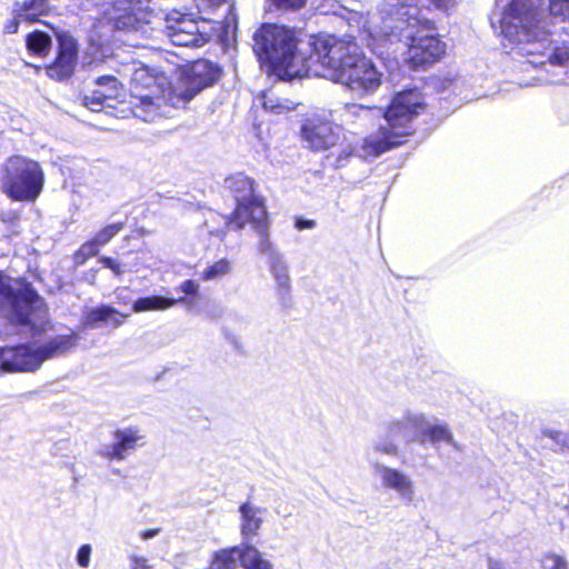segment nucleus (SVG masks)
<instances>
[{
	"instance_id": "obj_44",
	"label": "nucleus",
	"mask_w": 569,
	"mask_h": 569,
	"mask_svg": "<svg viewBox=\"0 0 569 569\" xmlns=\"http://www.w3.org/2000/svg\"><path fill=\"white\" fill-rule=\"evenodd\" d=\"M406 423L402 422V421H395L392 422L390 426H389V431L391 433H399L401 432L403 429H406Z\"/></svg>"
},
{
	"instance_id": "obj_2",
	"label": "nucleus",
	"mask_w": 569,
	"mask_h": 569,
	"mask_svg": "<svg viewBox=\"0 0 569 569\" xmlns=\"http://www.w3.org/2000/svg\"><path fill=\"white\" fill-rule=\"evenodd\" d=\"M308 40L309 53L299 48L295 30L276 23H262L253 33L252 49L269 74L280 80H292L307 76L316 67L315 50Z\"/></svg>"
},
{
	"instance_id": "obj_20",
	"label": "nucleus",
	"mask_w": 569,
	"mask_h": 569,
	"mask_svg": "<svg viewBox=\"0 0 569 569\" xmlns=\"http://www.w3.org/2000/svg\"><path fill=\"white\" fill-rule=\"evenodd\" d=\"M381 477L386 487L397 490L407 498L412 497L413 489L410 479L398 469L385 467L381 470Z\"/></svg>"
},
{
	"instance_id": "obj_42",
	"label": "nucleus",
	"mask_w": 569,
	"mask_h": 569,
	"mask_svg": "<svg viewBox=\"0 0 569 569\" xmlns=\"http://www.w3.org/2000/svg\"><path fill=\"white\" fill-rule=\"evenodd\" d=\"M295 227L299 230L312 229L316 227V221L311 219L298 218L295 222Z\"/></svg>"
},
{
	"instance_id": "obj_49",
	"label": "nucleus",
	"mask_w": 569,
	"mask_h": 569,
	"mask_svg": "<svg viewBox=\"0 0 569 569\" xmlns=\"http://www.w3.org/2000/svg\"><path fill=\"white\" fill-rule=\"evenodd\" d=\"M213 4L216 6H219L221 4L222 2H224V0H210Z\"/></svg>"
},
{
	"instance_id": "obj_21",
	"label": "nucleus",
	"mask_w": 569,
	"mask_h": 569,
	"mask_svg": "<svg viewBox=\"0 0 569 569\" xmlns=\"http://www.w3.org/2000/svg\"><path fill=\"white\" fill-rule=\"evenodd\" d=\"M182 296L180 305L190 311H199L206 305V298L199 291V284L193 280H186L180 284Z\"/></svg>"
},
{
	"instance_id": "obj_13",
	"label": "nucleus",
	"mask_w": 569,
	"mask_h": 569,
	"mask_svg": "<svg viewBox=\"0 0 569 569\" xmlns=\"http://www.w3.org/2000/svg\"><path fill=\"white\" fill-rule=\"evenodd\" d=\"M217 22L193 13L180 12V47L201 48L216 32Z\"/></svg>"
},
{
	"instance_id": "obj_35",
	"label": "nucleus",
	"mask_w": 569,
	"mask_h": 569,
	"mask_svg": "<svg viewBox=\"0 0 569 569\" xmlns=\"http://www.w3.org/2000/svg\"><path fill=\"white\" fill-rule=\"evenodd\" d=\"M92 548L89 543L82 545L77 552V563L81 568H88L90 565Z\"/></svg>"
},
{
	"instance_id": "obj_25",
	"label": "nucleus",
	"mask_w": 569,
	"mask_h": 569,
	"mask_svg": "<svg viewBox=\"0 0 569 569\" xmlns=\"http://www.w3.org/2000/svg\"><path fill=\"white\" fill-rule=\"evenodd\" d=\"M27 48L34 54L46 56L51 48V38L43 31H33L27 36Z\"/></svg>"
},
{
	"instance_id": "obj_46",
	"label": "nucleus",
	"mask_w": 569,
	"mask_h": 569,
	"mask_svg": "<svg viewBox=\"0 0 569 569\" xmlns=\"http://www.w3.org/2000/svg\"><path fill=\"white\" fill-rule=\"evenodd\" d=\"M430 2L438 9H447L451 0H430Z\"/></svg>"
},
{
	"instance_id": "obj_12",
	"label": "nucleus",
	"mask_w": 569,
	"mask_h": 569,
	"mask_svg": "<svg viewBox=\"0 0 569 569\" xmlns=\"http://www.w3.org/2000/svg\"><path fill=\"white\" fill-rule=\"evenodd\" d=\"M300 137L311 151L320 152L338 146L341 132L331 120L313 116L307 118L301 124Z\"/></svg>"
},
{
	"instance_id": "obj_22",
	"label": "nucleus",
	"mask_w": 569,
	"mask_h": 569,
	"mask_svg": "<svg viewBox=\"0 0 569 569\" xmlns=\"http://www.w3.org/2000/svg\"><path fill=\"white\" fill-rule=\"evenodd\" d=\"M177 300L163 296H149L137 299L132 305L133 312L160 311L171 308Z\"/></svg>"
},
{
	"instance_id": "obj_24",
	"label": "nucleus",
	"mask_w": 569,
	"mask_h": 569,
	"mask_svg": "<svg viewBox=\"0 0 569 569\" xmlns=\"http://www.w3.org/2000/svg\"><path fill=\"white\" fill-rule=\"evenodd\" d=\"M240 562L243 569H272L271 563L263 559L253 546H244L240 551Z\"/></svg>"
},
{
	"instance_id": "obj_7",
	"label": "nucleus",
	"mask_w": 569,
	"mask_h": 569,
	"mask_svg": "<svg viewBox=\"0 0 569 569\" xmlns=\"http://www.w3.org/2000/svg\"><path fill=\"white\" fill-rule=\"evenodd\" d=\"M79 337L74 332L56 336L38 348L29 345L0 348V375L8 372H28L37 370L41 363L72 350Z\"/></svg>"
},
{
	"instance_id": "obj_31",
	"label": "nucleus",
	"mask_w": 569,
	"mask_h": 569,
	"mask_svg": "<svg viewBox=\"0 0 569 569\" xmlns=\"http://www.w3.org/2000/svg\"><path fill=\"white\" fill-rule=\"evenodd\" d=\"M100 246L93 240L83 243L80 249L74 253V261L77 264H82L90 257H94L99 251Z\"/></svg>"
},
{
	"instance_id": "obj_1",
	"label": "nucleus",
	"mask_w": 569,
	"mask_h": 569,
	"mask_svg": "<svg viewBox=\"0 0 569 569\" xmlns=\"http://www.w3.org/2000/svg\"><path fill=\"white\" fill-rule=\"evenodd\" d=\"M311 44L316 66L329 69L341 84L362 92H372L380 87L382 74L355 38L316 33Z\"/></svg>"
},
{
	"instance_id": "obj_37",
	"label": "nucleus",
	"mask_w": 569,
	"mask_h": 569,
	"mask_svg": "<svg viewBox=\"0 0 569 569\" xmlns=\"http://www.w3.org/2000/svg\"><path fill=\"white\" fill-rule=\"evenodd\" d=\"M99 260L104 268L110 269L117 277H120L124 272L121 264L110 257H101Z\"/></svg>"
},
{
	"instance_id": "obj_32",
	"label": "nucleus",
	"mask_w": 569,
	"mask_h": 569,
	"mask_svg": "<svg viewBox=\"0 0 569 569\" xmlns=\"http://www.w3.org/2000/svg\"><path fill=\"white\" fill-rule=\"evenodd\" d=\"M96 83L103 88L102 90L111 98H118L120 92V83L113 76H101L98 77Z\"/></svg>"
},
{
	"instance_id": "obj_43",
	"label": "nucleus",
	"mask_w": 569,
	"mask_h": 569,
	"mask_svg": "<svg viewBox=\"0 0 569 569\" xmlns=\"http://www.w3.org/2000/svg\"><path fill=\"white\" fill-rule=\"evenodd\" d=\"M148 560L142 557L132 558V569H149Z\"/></svg>"
},
{
	"instance_id": "obj_45",
	"label": "nucleus",
	"mask_w": 569,
	"mask_h": 569,
	"mask_svg": "<svg viewBox=\"0 0 569 569\" xmlns=\"http://www.w3.org/2000/svg\"><path fill=\"white\" fill-rule=\"evenodd\" d=\"M158 532H159L158 529H150V530L142 531L140 537L143 540H148V539L154 538L158 535Z\"/></svg>"
},
{
	"instance_id": "obj_6",
	"label": "nucleus",
	"mask_w": 569,
	"mask_h": 569,
	"mask_svg": "<svg viewBox=\"0 0 569 569\" xmlns=\"http://www.w3.org/2000/svg\"><path fill=\"white\" fill-rule=\"evenodd\" d=\"M501 32L510 44L518 47L523 54L538 53L522 46L541 43L547 40L548 31L543 21V10L532 0H511L501 19Z\"/></svg>"
},
{
	"instance_id": "obj_33",
	"label": "nucleus",
	"mask_w": 569,
	"mask_h": 569,
	"mask_svg": "<svg viewBox=\"0 0 569 569\" xmlns=\"http://www.w3.org/2000/svg\"><path fill=\"white\" fill-rule=\"evenodd\" d=\"M123 229V223H112L100 230L93 238V240L101 247L107 244L116 234Z\"/></svg>"
},
{
	"instance_id": "obj_39",
	"label": "nucleus",
	"mask_w": 569,
	"mask_h": 569,
	"mask_svg": "<svg viewBox=\"0 0 569 569\" xmlns=\"http://www.w3.org/2000/svg\"><path fill=\"white\" fill-rule=\"evenodd\" d=\"M174 12L168 14L166 18V31L168 37L173 38L178 34L177 23L178 19L173 17Z\"/></svg>"
},
{
	"instance_id": "obj_4",
	"label": "nucleus",
	"mask_w": 569,
	"mask_h": 569,
	"mask_svg": "<svg viewBox=\"0 0 569 569\" xmlns=\"http://www.w3.org/2000/svg\"><path fill=\"white\" fill-rule=\"evenodd\" d=\"M132 112L137 118L153 122L160 118L173 117L178 96L164 76H153L148 69H136L131 83Z\"/></svg>"
},
{
	"instance_id": "obj_14",
	"label": "nucleus",
	"mask_w": 569,
	"mask_h": 569,
	"mask_svg": "<svg viewBox=\"0 0 569 569\" xmlns=\"http://www.w3.org/2000/svg\"><path fill=\"white\" fill-rule=\"evenodd\" d=\"M78 59L76 39L67 32L58 34V54L56 60L47 67V74L54 80L62 81L70 78L74 71Z\"/></svg>"
},
{
	"instance_id": "obj_28",
	"label": "nucleus",
	"mask_w": 569,
	"mask_h": 569,
	"mask_svg": "<svg viewBox=\"0 0 569 569\" xmlns=\"http://www.w3.org/2000/svg\"><path fill=\"white\" fill-rule=\"evenodd\" d=\"M548 10L556 20L569 23V0H549Z\"/></svg>"
},
{
	"instance_id": "obj_40",
	"label": "nucleus",
	"mask_w": 569,
	"mask_h": 569,
	"mask_svg": "<svg viewBox=\"0 0 569 569\" xmlns=\"http://www.w3.org/2000/svg\"><path fill=\"white\" fill-rule=\"evenodd\" d=\"M21 21H23L22 17H18L17 14H13V18L4 24V28H3L4 32L9 33V34L16 33L19 29Z\"/></svg>"
},
{
	"instance_id": "obj_29",
	"label": "nucleus",
	"mask_w": 569,
	"mask_h": 569,
	"mask_svg": "<svg viewBox=\"0 0 569 569\" xmlns=\"http://www.w3.org/2000/svg\"><path fill=\"white\" fill-rule=\"evenodd\" d=\"M114 98L109 97L107 92L103 90H96L92 96H86L83 98V106H86L91 111H100L108 100H113Z\"/></svg>"
},
{
	"instance_id": "obj_47",
	"label": "nucleus",
	"mask_w": 569,
	"mask_h": 569,
	"mask_svg": "<svg viewBox=\"0 0 569 569\" xmlns=\"http://www.w3.org/2000/svg\"><path fill=\"white\" fill-rule=\"evenodd\" d=\"M350 109H355L352 112L353 113H357L358 111L360 110H373V109H378L377 107H368V106H363V104H350L349 106Z\"/></svg>"
},
{
	"instance_id": "obj_34",
	"label": "nucleus",
	"mask_w": 569,
	"mask_h": 569,
	"mask_svg": "<svg viewBox=\"0 0 569 569\" xmlns=\"http://www.w3.org/2000/svg\"><path fill=\"white\" fill-rule=\"evenodd\" d=\"M545 436L552 439L557 446V451L563 453L569 451V433L562 431H545Z\"/></svg>"
},
{
	"instance_id": "obj_19",
	"label": "nucleus",
	"mask_w": 569,
	"mask_h": 569,
	"mask_svg": "<svg viewBox=\"0 0 569 569\" xmlns=\"http://www.w3.org/2000/svg\"><path fill=\"white\" fill-rule=\"evenodd\" d=\"M48 9V0H23L14 3L12 13L22 17L28 23H33L39 21V17L46 14Z\"/></svg>"
},
{
	"instance_id": "obj_26",
	"label": "nucleus",
	"mask_w": 569,
	"mask_h": 569,
	"mask_svg": "<svg viewBox=\"0 0 569 569\" xmlns=\"http://www.w3.org/2000/svg\"><path fill=\"white\" fill-rule=\"evenodd\" d=\"M231 271V262L226 259H219L208 266L200 274L202 281L217 280L227 276Z\"/></svg>"
},
{
	"instance_id": "obj_15",
	"label": "nucleus",
	"mask_w": 569,
	"mask_h": 569,
	"mask_svg": "<svg viewBox=\"0 0 569 569\" xmlns=\"http://www.w3.org/2000/svg\"><path fill=\"white\" fill-rule=\"evenodd\" d=\"M114 441L101 450V456L109 460H123L138 447L144 443V435L137 427L116 430Z\"/></svg>"
},
{
	"instance_id": "obj_11",
	"label": "nucleus",
	"mask_w": 569,
	"mask_h": 569,
	"mask_svg": "<svg viewBox=\"0 0 569 569\" xmlns=\"http://www.w3.org/2000/svg\"><path fill=\"white\" fill-rule=\"evenodd\" d=\"M0 297L11 303L12 318L21 325L37 326L46 317L43 300L31 289L16 293L8 278L0 271Z\"/></svg>"
},
{
	"instance_id": "obj_18",
	"label": "nucleus",
	"mask_w": 569,
	"mask_h": 569,
	"mask_svg": "<svg viewBox=\"0 0 569 569\" xmlns=\"http://www.w3.org/2000/svg\"><path fill=\"white\" fill-rule=\"evenodd\" d=\"M241 513L240 530L243 538L249 539L256 537L262 525L261 515L264 512L263 509L252 506L251 503L243 502L239 507Z\"/></svg>"
},
{
	"instance_id": "obj_5",
	"label": "nucleus",
	"mask_w": 569,
	"mask_h": 569,
	"mask_svg": "<svg viewBox=\"0 0 569 569\" xmlns=\"http://www.w3.org/2000/svg\"><path fill=\"white\" fill-rule=\"evenodd\" d=\"M223 188L236 201L234 209L227 218V226L232 230H240L249 223L263 240H267L269 216L264 199L256 194V180L244 172H233L224 178Z\"/></svg>"
},
{
	"instance_id": "obj_41",
	"label": "nucleus",
	"mask_w": 569,
	"mask_h": 569,
	"mask_svg": "<svg viewBox=\"0 0 569 569\" xmlns=\"http://www.w3.org/2000/svg\"><path fill=\"white\" fill-rule=\"evenodd\" d=\"M277 284L283 293H288V291L290 289V279H289L288 274L287 273L278 274L277 276Z\"/></svg>"
},
{
	"instance_id": "obj_8",
	"label": "nucleus",
	"mask_w": 569,
	"mask_h": 569,
	"mask_svg": "<svg viewBox=\"0 0 569 569\" xmlns=\"http://www.w3.org/2000/svg\"><path fill=\"white\" fill-rule=\"evenodd\" d=\"M1 182L11 199L33 202L43 189L44 174L37 161L12 156L2 166Z\"/></svg>"
},
{
	"instance_id": "obj_30",
	"label": "nucleus",
	"mask_w": 569,
	"mask_h": 569,
	"mask_svg": "<svg viewBox=\"0 0 569 569\" xmlns=\"http://www.w3.org/2000/svg\"><path fill=\"white\" fill-rule=\"evenodd\" d=\"M542 569H569L568 561L561 555L555 552H546L540 559Z\"/></svg>"
},
{
	"instance_id": "obj_48",
	"label": "nucleus",
	"mask_w": 569,
	"mask_h": 569,
	"mask_svg": "<svg viewBox=\"0 0 569 569\" xmlns=\"http://www.w3.org/2000/svg\"><path fill=\"white\" fill-rule=\"evenodd\" d=\"M382 452L389 453V455H396L397 453V447L393 445L385 446L381 448Z\"/></svg>"
},
{
	"instance_id": "obj_10",
	"label": "nucleus",
	"mask_w": 569,
	"mask_h": 569,
	"mask_svg": "<svg viewBox=\"0 0 569 569\" xmlns=\"http://www.w3.org/2000/svg\"><path fill=\"white\" fill-rule=\"evenodd\" d=\"M223 76L222 67L209 59L198 58L180 66V80L183 89L180 100L190 101L204 89L213 87Z\"/></svg>"
},
{
	"instance_id": "obj_3",
	"label": "nucleus",
	"mask_w": 569,
	"mask_h": 569,
	"mask_svg": "<svg viewBox=\"0 0 569 569\" xmlns=\"http://www.w3.org/2000/svg\"><path fill=\"white\" fill-rule=\"evenodd\" d=\"M425 94L418 88H408L393 93L382 110L383 124L366 136L361 149L367 157L377 158L405 146L416 133L413 120L427 111Z\"/></svg>"
},
{
	"instance_id": "obj_23",
	"label": "nucleus",
	"mask_w": 569,
	"mask_h": 569,
	"mask_svg": "<svg viewBox=\"0 0 569 569\" xmlns=\"http://www.w3.org/2000/svg\"><path fill=\"white\" fill-rule=\"evenodd\" d=\"M418 441L422 445L447 442L452 443V435L446 425L427 426L418 435Z\"/></svg>"
},
{
	"instance_id": "obj_16",
	"label": "nucleus",
	"mask_w": 569,
	"mask_h": 569,
	"mask_svg": "<svg viewBox=\"0 0 569 569\" xmlns=\"http://www.w3.org/2000/svg\"><path fill=\"white\" fill-rule=\"evenodd\" d=\"M98 6L103 8V13L113 21L117 29H133L137 22L133 16L132 0H101Z\"/></svg>"
},
{
	"instance_id": "obj_27",
	"label": "nucleus",
	"mask_w": 569,
	"mask_h": 569,
	"mask_svg": "<svg viewBox=\"0 0 569 569\" xmlns=\"http://www.w3.org/2000/svg\"><path fill=\"white\" fill-rule=\"evenodd\" d=\"M239 553L237 547L220 549L214 553L213 565L217 569H236L237 559L236 555Z\"/></svg>"
},
{
	"instance_id": "obj_17",
	"label": "nucleus",
	"mask_w": 569,
	"mask_h": 569,
	"mask_svg": "<svg viewBox=\"0 0 569 569\" xmlns=\"http://www.w3.org/2000/svg\"><path fill=\"white\" fill-rule=\"evenodd\" d=\"M126 316L121 315L111 306L102 305L88 310L82 319L86 328H97L102 323H111L113 327H120Z\"/></svg>"
},
{
	"instance_id": "obj_9",
	"label": "nucleus",
	"mask_w": 569,
	"mask_h": 569,
	"mask_svg": "<svg viewBox=\"0 0 569 569\" xmlns=\"http://www.w3.org/2000/svg\"><path fill=\"white\" fill-rule=\"evenodd\" d=\"M406 38L405 62L411 70H427L446 56L447 44L431 20H417Z\"/></svg>"
},
{
	"instance_id": "obj_36",
	"label": "nucleus",
	"mask_w": 569,
	"mask_h": 569,
	"mask_svg": "<svg viewBox=\"0 0 569 569\" xmlns=\"http://www.w3.org/2000/svg\"><path fill=\"white\" fill-rule=\"evenodd\" d=\"M272 4L282 10H299L301 9L307 0H271Z\"/></svg>"
},
{
	"instance_id": "obj_38",
	"label": "nucleus",
	"mask_w": 569,
	"mask_h": 569,
	"mask_svg": "<svg viewBox=\"0 0 569 569\" xmlns=\"http://www.w3.org/2000/svg\"><path fill=\"white\" fill-rule=\"evenodd\" d=\"M551 61L558 64L569 63V47L557 48L551 56Z\"/></svg>"
}]
</instances>
